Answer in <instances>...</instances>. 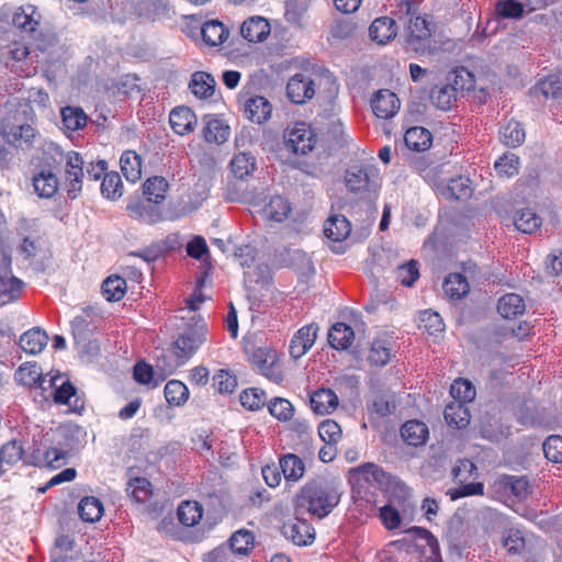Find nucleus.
<instances>
[{
	"label": "nucleus",
	"mask_w": 562,
	"mask_h": 562,
	"mask_svg": "<svg viewBox=\"0 0 562 562\" xmlns=\"http://www.w3.org/2000/svg\"><path fill=\"white\" fill-rule=\"evenodd\" d=\"M340 493L337 487L326 481L307 483L297 496V507L305 508L318 518L326 517L339 503Z\"/></svg>",
	"instance_id": "1"
},
{
	"label": "nucleus",
	"mask_w": 562,
	"mask_h": 562,
	"mask_svg": "<svg viewBox=\"0 0 562 562\" xmlns=\"http://www.w3.org/2000/svg\"><path fill=\"white\" fill-rule=\"evenodd\" d=\"M474 88L472 74L465 69L456 72L453 83L436 86L431 89L430 100L440 110H449L457 100L458 91L471 90Z\"/></svg>",
	"instance_id": "2"
},
{
	"label": "nucleus",
	"mask_w": 562,
	"mask_h": 562,
	"mask_svg": "<svg viewBox=\"0 0 562 562\" xmlns=\"http://www.w3.org/2000/svg\"><path fill=\"white\" fill-rule=\"evenodd\" d=\"M40 21L41 14L33 5L20 8L12 20L16 29L32 35L40 50H46L56 43V37L54 34L44 35L42 32H37Z\"/></svg>",
	"instance_id": "3"
},
{
	"label": "nucleus",
	"mask_w": 562,
	"mask_h": 562,
	"mask_svg": "<svg viewBox=\"0 0 562 562\" xmlns=\"http://www.w3.org/2000/svg\"><path fill=\"white\" fill-rule=\"evenodd\" d=\"M347 189L353 193L375 192L380 187V176L376 167L353 166L345 173Z\"/></svg>",
	"instance_id": "4"
},
{
	"label": "nucleus",
	"mask_w": 562,
	"mask_h": 562,
	"mask_svg": "<svg viewBox=\"0 0 562 562\" xmlns=\"http://www.w3.org/2000/svg\"><path fill=\"white\" fill-rule=\"evenodd\" d=\"M23 282L11 271V256L0 243V306L15 301L21 293Z\"/></svg>",
	"instance_id": "5"
},
{
	"label": "nucleus",
	"mask_w": 562,
	"mask_h": 562,
	"mask_svg": "<svg viewBox=\"0 0 562 562\" xmlns=\"http://www.w3.org/2000/svg\"><path fill=\"white\" fill-rule=\"evenodd\" d=\"M316 144V135L304 122H295L284 132L285 148L296 155H306Z\"/></svg>",
	"instance_id": "6"
},
{
	"label": "nucleus",
	"mask_w": 562,
	"mask_h": 562,
	"mask_svg": "<svg viewBox=\"0 0 562 562\" xmlns=\"http://www.w3.org/2000/svg\"><path fill=\"white\" fill-rule=\"evenodd\" d=\"M206 330L204 323L186 329L172 344L173 355H177L186 363L204 342Z\"/></svg>",
	"instance_id": "7"
},
{
	"label": "nucleus",
	"mask_w": 562,
	"mask_h": 562,
	"mask_svg": "<svg viewBox=\"0 0 562 562\" xmlns=\"http://www.w3.org/2000/svg\"><path fill=\"white\" fill-rule=\"evenodd\" d=\"M249 359L259 372L273 383L280 384L283 381L281 363L274 351L257 348Z\"/></svg>",
	"instance_id": "8"
},
{
	"label": "nucleus",
	"mask_w": 562,
	"mask_h": 562,
	"mask_svg": "<svg viewBox=\"0 0 562 562\" xmlns=\"http://www.w3.org/2000/svg\"><path fill=\"white\" fill-rule=\"evenodd\" d=\"M83 159L76 153L70 151L66 157L65 187L70 199H76L82 189Z\"/></svg>",
	"instance_id": "9"
},
{
	"label": "nucleus",
	"mask_w": 562,
	"mask_h": 562,
	"mask_svg": "<svg viewBox=\"0 0 562 562\" xmlns=\"http://www.w3.org/2000/svg\"><path fill=\"white\" fill-rule=\"evenodd\" d=\"M0 135L8 144L20 147L31 145L36 136V132L34 127L29 124L14 125L10 122H2L0 125Z\"/></svg>",
	"instance_id": "10"
},
{
	"label": "nucleus",
	"mask_w": 562,
	"mask_h": 562,
	"mask_svg": "<svg viewBox=\"0 0 562 562\" xmlns=\"http://www.w3.org/2000/svg\"><path fill=\"white\" fill-rule=\"evenodd\" d=\"M286 93L294 103L302 104L313 98L315 93L314 81L304 74H296L286 85Z\"/></svg>",
	"instance_id": "11"
},
{
	"label": "nucleus",
	"mask_w": 562,
	"mask_h": 562,
	"mask_svg": "<svg viewBox=\"0 0 562 562\" xmlns=\"http://www.w3.org/2000/svg\"><path fill=\"white\" fill-rule=\"evenodd\" d=\"M318 326L308 324L300 328L290 341V355L294 359L303 357L314 345Z\"/></svg>",
	"instance_id": "12"
},
{
	"label": "nucleus",
	"mask_w": 562,
	"mask_h": 562,
	"mask_svg": "<svg viewBox=\"0 0 562 562\" xmlns=\"http://www.w3.org/2000/svg\"><path fill=\"white\" fill-rule=\"evenodd\" d=\"M373 113L383 120L393 117L400 109V100L389 89L379 90L371 100Z\"/></svg>",
	"instance_id": "13"
},
{
	"label": "nucleus",
	"mask_w": 562,
	"mask_h": 562,
	"mask_svg": "<svg viewBox=\"0 0 562 562\" xmlns=\"http://www.w3.org/2000/svg\"><path fill=\"white\" fill-rule=\"evenodd\" d=\"M282 532L286 539L299 547L310 546L315 539L314 528L304 519L296 518L295 521L285 524Z\"/></svg>",
	"instance_id": "14"
},
{
	"label": "nucleus",
	"mask_w": 562,
	"mask_h": 562,
	"mask_svg": "<svg viewBox=\"0 0 562 562\" xmlns=\"http://www.w3.org/2000/svg\"><path fill=\"white\" fill-rule=\"evenodd\" d=\"M153 202L146 201H131L126 207L130 217L144 224H155L162 217L161 211Z\"/></svg>",
	"instance_id": "15"
},
{
	"label": "nucleus",
	"mask_w": 562,
	"mask_h": 562,
	"mask_svg": "<svg viewBox=\"0 0 562 562\" xmlns=\"http://www.w3.org/2000/svg\"><path fill=\"white\" fill-rule=\"evenodd\" d=\"M196 116L188 106L175 108L169 115V123L175 133L186 135L191 133L196 125Z\"/></svg>",
	"instance_id": "16"
},
{
	"label": "nucleus",
	"mask_w": 562,
	"mask_h": 562,
	"mask_svg": "<svg viewBox=\"0 0 562 562\" xmlns=\"http://www.w3.org/2000/svg\"><path fill=\"white\" fill-rule=\"evenodd\" d=\"M240 34L249 42H262L270 34V24L265 18L251 16L241 24Z\"/></svg>",
	"instance_id": "17"
},
{
	"label": "nucleus",
	"mask_w": 562,
	"mask_h": 562,
	"mask_svg": "<svg viewBox=\"0 0 562 562\" xmlns=\"http://www.w3.org/2000/svg\"><path fill=\"white\" fill-rule=\"evenodd\" d=\"M271 110L269 101L261 95L248 99L244 105L245 116L257 124L266 122L271 115Z\"/></svg>",
	"instance_id": "18"
},
{
	"label": "nucleus",
	"mask_w": 562,
	"mask_h": 562,
	"mask_svg": "<svg viewBox=\"0 0 562 562\" xmlns=\"http://www.w3.org/2000/svg\"><path fill=\"white\" fill-rule=\"evenodd\" d=\"M369 34L372 41L379 44H386L397 34L396 22L389 16L378 18L370 25Z\"/></svg>",
	"instance_id": "19"
},
{
	"label": "nucleus",
	"mask_w": 562,
	"mask_h": 562,
	"mask_svg": "<svg viewBox=\"0 0 562 562\" xmlns=\"http://www.w3.org/2000/svg\"><path fill=\"white\" fill-rule=\"evenodd\" d=\"M59 187L57 176L49 169H43L33 176V188L40 198H52Z\"/></svg>",
	"instance_id": "20"
},
{
	"label": "nucleus",
	"mask_w": 562,
	"mask_h": 562,
	"mask_svg": "<svg viewBox=\"0 0 562 562\" xmlns=\"http://www.w3.org/2000/svg\"><path fill=\"white\" fill-rule=\"evenodd\" d=\"M311 407L318 415L330 414L338 406V396L330 389H318L311 395Z\"/></svg>",
	"instance_id": "21"
},
{
	"label": "nucleus",
	"mask_w": 562,
	"mask_h": 562,
	"mask_svg": "<svg viewBox=\"0 0 562 562\" xmlns=\"http://www.w3.org/2000/svg\"><path fill=\"white\" fill-rule=\"evenodd\" d=\"M231 134L229 126L222 120L210 117L203 128V137L210 144H224Z\"/></svg>",
	"instance_id": "22"
},
{
	"label": "nucleus",
	"mask_w": 562,
	"mask_h": 562,
	"mask_svg": "<svg viewBox=\"0 0 562 562\" xmlns=\"http://www.w3.org/2000/svg\"><path fill=\"white\" fill-rule=\"evenodd\" d=\"M350 232V223L344 215H333L324 224V234L333 241L346 239Z\"/></svg>",
	"instance_id": "23"
},
{
	"label": "nucleus",
	"mask_w": 562,
	"mask_h": 562,
	"mask_svg": "<svg viewBox=\"0 0 562 562\" xmlns=\"http://www.w3.org/2000/svg\"><path fill=\"white\" fill-rule=\"evenodd\" d=\"M291 213V205L288 200L280 195L272 196L262 209V216L270 222L281 223Z\"/></svg>",
	"instance_id": "24"
},
{
	"label": "nucleus",
	"mask_w": 562,
	"mask_h": 562,
	"mask_svg": "<svg viewBox=\"0 0 562 562\" xmlns=\"http://www.w3.org/2000/svg\"><path fill=\"white\" fill-rule=\"evenodd\" d=\"M470 411L461 402H451L445 408V419L450 427L462 429L470 424Z\"/></svg>",
	"instance_id": "25"
},
{
	"label": "nucleus",
	"mask_w": 562,
	"mask_h": 562,
	"mask_svg": "<svg viewBox=\"0 0 562 562\" xmlns=\"http://www.w3.org/2000/svg\"><path fill=\"white\" fill-rule=\"evenodd\" d=\"M168 190V181L160 176L150 177L143 184L144 195H146L148 202H153L156 205L165 201Z\"/></svg>",
	"instance_id": "26"
},
{
	"label": "nucleus",
	"mask_w": 562,
	"mask_h": 562,
	"mask_svg": "<svg viewBox=\"0 0 562 562\" xmlns=\"http://www.w3.org/2000/svg\"><path fill=\"white\" fill-rule=\"evenodd\" d=\"M401 436L409 446H422L428 438V428L422 422L408 420L402 426Z\"/></svg>",
	"instance_id": "27"
},
{
	"label": "nucleus",
	"mask_w": 562,
	"mask_h": 562,
	"mask_svg": "<svg viewBox=\"0 0 562 562\" xmlns=\"http://www.w3.org/2000/svg\"><path fill=\"white\" fill-rule=\"evenodd\" d=\"M355 339L353 329L345 323H336L328 331V342L337 350H345Z\"/></svg>",
	"instance_id": "28"
},
{
	"label": "nucleus",
	"mask_w": 562,
	"mask_h": 562,
	"mask_svg": "<svg viewBox=\"0 0 562 562\" xmlns=\"http://www.w3.org/2000/svg\"><path fill=\"white\" fill-rule=\"evenodd\" d=\"M526 304L519 294L507 293L498 300L497 311L504 318H514L522 315Z\"/></svg>",
	"instance_id": "29"
},
{
	"label": "nucleus",
	"mask_w": 562,
	"mask_h": 562,
	"mask_svg": "<svg viewBox=\"0 0 562 562\" xmlns=\"http://www.w3.org/2000/svg\"><path fill=\"white\" fill-rule=\"evenodd\" d=\"M54 402L67 405L71 412H80L83 408V401L76 394V389L70 382H64L53 393Z\"/></svg>",
	"instance_id": "30"
},
{
	"label": "nucleus",
	"mask_w": 562,
	"mask_h": 562,
	"mask_svg": "<svg viewBox=\"0 0 562 562\" xmlns=\"http://www.w3.org/2000/svg\"><path fill=\"white\" fill-rule=\"evenodd\" d=\"M47 341L48 337L44 330L33 328L20 337V347L26 353L37 355L44 349Z\"/></svg>",
	"instance_id": "31"
},
{
	"label": "nucleus",
	"mask_w": 562,
	"mask_h": 562,
	"mask_svg": "<svg viewBox=\"0 0 562 562\" xmlns=\"http://www.w3.org/2000/svg\"><path fill=\"white\" fill-rule=\"evenodd\" d=\"M404 142L409 149L424 151L431 145V134L425 127L414 126L406 131Z\"/></svg>",
	"instance_id": "32"
},
{
	"label": "nucleus",
	"mask_w": 562,
	"mask_h": 562,
	"mask_svg": "<svg viewBox=\"0 0 562 562\" xmlns=\"http://www.w3.org/2000/svg\"><path fill=\"white\" fill-rule=\"evenodd\" d=\"M189 88L195 97L205 99L214 93L215 80L207 72L196 71L192 75Z\"/></svg>",
	"instance_id": "33"
},
{
	"label": "nucleus",
	"mask_w": 562,
	"mask_h": 562,
	"mask_svg": "<svg viewBox=\"0 0 562 562\" xmlns=\"http://www.w3.org/2000/svg\"><path fill=\"white\" fill-rule=\"evenodd\" d=\"M229 166L235 178L244 180L256 170V158L251 154L243 151L232 158Z\"/></svg>",
	"instance_id": "34"
},
{
	"label": "nucleus",
	"mask_w": 562,
	"mask_h": 562,
	"mask_svg": "<svg viewBox=\"0 0 562 562\" xmlns=\"http://www.w3.org/2000/svg\"><path fill=\"white\" fill-rule=\"evenodd\" d=\"M280 469L286 481L296 482L305 473L304 462L295 454L289 453L280 459Z\"/></svg>",
	"instance_id": "35"
},
{
	"label": "nucleus",
	"mask_w": 562,
	"mask_h": 562,
	"mask_svg": "<svg viewBox=\"0 0 562 562\" xmlns=\"http://www.w3.org/2000/svg\"><path fill=\"white\" fill-rule=\"evenodd\" d=\"M121 170L127 181L136 182L142 176L140 157L132 150L124 151L120 159Z\"/></svg>",
	"instance_id": "36"
},
{
	"label": "nucleus",
	"mask_w": 562,
	"mask_h": 562,
	"mask_svg": "<svg viewBox=\"0 0 562 562\" xmlns=\"http://www.w3.org/2000/svg\"><path fill=\"white\" fill-rule=\"evenodd\" d=\"M202 38L210 46H217L228 37V30L218 21L205 22L201 29Z\"/></svg>",
	"instance_id": "37"
},
{
	"label": "nucleus",
	"mask_w": 562,
	"mask_h": 562,
	"mask_svg": "<svg viewBox=\"0 0 562 562\" xmlns=\"http://www.w3.org/2000/svg\"><path fill=\"white\" fill-rule=\"evenodd\" d=\"M78 513L83 521L95 522L103 515V504L94 496H86L78 505Z\"/></svg>",
	"instance_id": "38"
},
{
	"label": "nucleus",
	"mask_w": 562,
	"mask_h": 562,
	"mask_svg": "<svg viewBox=\"0 0 562 562\" xmlns=\"http://www.w3.org/2000/svg\"><path fill=\"white\" fill-rule=\"evenodd\" d=\"M445 293L452 300H459L470 290L468 280L461 273H450L442 284Z\"/></svg>",
	"instance_id": "39"
},
{
	"label": "nucleus",
	"mask_w": 562,
	"mask_h": 562,
	"mask_svg": "<svg viewBox=\"0 0 562 562\" xmlns=\"http://www.w3.org/2000/svg\"><path fill=\"white\" fill-rule=\"evenodd\" d=\"M501 142L508 147H517L525 139V131L517 121H509L499 130Z\"/></svg>",
	"instance_id": "40"
},
{
	"label": "nucleus",
	"mask_w": 562,
	"mask_h": 562,
	"mask_svg": "<svg viewBox=\"0 0 562 562\" xmlns=\"http://www.w3.org/2000/svg\"><path fill=\"white\" fill-rule=\"evenodd\" d=\"M541 223V218L530 209L518 211L514 217L515 227L524 234L535 233Z\"/></svg>",
	"instance_id": "41"
},
{
	"label": "nucleus",
	"mask_w": 562,
	"mask_h": 562,
	"mask_svg": "<svg viewBox=\"0 0 562 562\" xmlns=\"http://www.w3.org/2000/svg\"><path fill=\"white\" fill-rule=\"evenodd\" d=\"M184 364V362L177 356L173 355L172 349H170L169 355H161L157 358L156 362V371L160 373L159 379L154 382L153 387H156L161 381H164L168 375L172 374L179 367Z\"/></svg>",
	"instance_id": "42"
},
{
	"label": "nucleus",
	"mask_w": 562,
	"mask_h": 562,
	"mask_svg": "<svg viewBox=\"0 0 562 562\" xmlns=\"http://www.w3.org/2000/svg\"><path fill=\"white\" fill-rule=\"evenodd\" d=\"M15 380L26 386H42L45 379L36 363H24L15 372Z\"/></svg>",
	"instance_id": "43"
},
{
	"label": "nucleus",
	"mask_w": 562,
	"mask_h": 562,
	"mask_svg": "<svg viewBox=\"0 0 562 562\" xmlns=\"http://www.w3.org/2000/svg\"><path fill=\"white\" fill-rule=\"evenodd\" d=\"M202 516L203 508L198 502L186 501L178 507L179 521L187 527L196 525Z\"/></svg>",
	"instance_id": "44"
},
{
	"label": "nucleus",
	"mask_w": 562,
	"mask_h": 562,
	"mask_svg": "<svg viewBox=\"0 0 562 562\" xmlns=\"http://www.w3.org/2000/svg\"><path fill=\"white\" fill-rule=\"evenodd\" d=\"M125 292L126 281L119 276L109 277L102 283V294L109 302H117L122 300Z\"/></svg>",
	"instance_id": "45"
},
{
	"label": "nucleus",
	"mask_w": 562,
	"mask_h": 562,
	"mask_svg": "<svg viewBox=\"0 0 562 562\" xmlns=\"http://www.w3.org/2000/svg\"><path fill=\"white\" fill-rule=\"evenodd\" d=\"M63 124L66 130L75 132L82 128L88 116L80 108L66 106L61 110Z\"/></svg>",
	"instance_id": "46"
},
{
	"label": "nucleus",
	"mask_w": 562,
	"mask_h": 562,
	"mask_svg": "<svg viewBox=\"0 0 562 562\" xmlns=\"http://www.w3.org/2000/svg\"><path fill=\"white\" fill-rule=\"evenodd\" d=\"M255 537L248 530L241 529L234 532L229 539L231 550L234 553L246 555L254 548Z\"/></svg>",
	"instance_id": "47"
},
{
	"label": "nucleus",
	"mask_w": 562,
	"mask_h": 562,
	"mask_svg": "<svg viewBox=\"0 0 562 562\" xmlns=\"http://www.w3.org/2000/svg\"><path fill=\"white\" fill-rule=\"evenodd\" d=\"M494 169L501 178H512L519 171V158L506 153L495 161Z\"/></svg>",
	"instance_id": "48"
},
{
	"label": "nucleus",
	"mask_w": 562,
	"mask_h": 562,
	"mask_svg": "<svg viewBox=\"0 0 562 562\" xmlns=\"http://www.w3.org/2000/svg\"><path fill=\"white\" fill-rule=\"evenodd\" d=\"M165 397L171 405H182L189 397V390L184 383L171 380L165 385Z\"/></svg>",
	"instance_id": "49"
},
{
	"label": "nucleus",
	"mask_w": 562,
	"mask_h": 562,
	"mask_svg": "<svg viewBox=\"0 0 562 562\" xmlns=\"http://www.w3.org/2000/svg\"><path fill=\"white\" fill-rule=\"evenodd\" d=\"M22 446L16 440L4 443L0 449V474L4 472L3 465H13L23 457Z\"/></svg>",
	"instance_id": "50"
},
{
	"label": "nucleus",
	"mask_w": 562,
	"mask_h": 562,
	"mask_svg": "<svg viewBox=\"0 0 562 562\" xmlns=\"http://www.w3.org/2000/svg\"><path fill=\"white\" fill-rule=\"evenodd\" d=\"M406 31L409 43L427 40L431 35L429 22L422 16L411 19Z\"/></svg>",
	"instance_id": "51"
},
{
	"label": "nucleus",
	"mask_w": 562,
	"mask_h": 562,
	"mask_svg": "<svg viewBox=\"0 0 562 562\" xmlns=\"http://www.w3.org/2000/svg\"><path fill=\"white\" fill-rule=\"evenodd\" d=\"M407 532L414 533L415 539L419 541V546L423 547L430 557L439 554V543L436 537L427 529L422 527H412Z\"/></svg>",
	"instance_id": "52"
},
{
	"label": "nucleus",
	"mask_w": 562,
	"mask_h": 562,
	"mask_svg": "<svg viewBox=\"0 0 562 562\" xmlns=\"http://www.w3.org/2000/svg\"><path fill=\"white\" fill-rule=\"evenodd\" d=\"M151 484L145 477H134L128 482L127 493L137 503H146L151 496Z\"/></svg>",
	"instance_id": "53"
},
{
	"label": "nucleus",
	"mask_w": 562,
	"mask_h": 562,
	"mask_svg": "<svg viewBox=\"0 0 562 562\" xmlns=\"http://www.w3.org/2000/svg\"><path fill=\"white\" fill-rule=\"evenodd\" d=\"M533 93L544 99H555L562 93V82L558 77L550 76L533 88Z\"/></svg>",
	"instance_id": "54"
},
{
	"label": "nucleus",
	"mask_w": 562,
	"mask_h": 562,
	"mask_svg": "<svg viewBox=\"0 0 562 562\" xmlns=\"http://www.w3.org/2000/svg\"><path fill=\"white\" fill-rule=\"evenodd\" d=\"M101 192L106 199L115 200L123 193V184L117 172H109L104 175L101 183Z\"/></svg>",
	"instance_id": "55"
},
{
	"label": "nucleus",
	"mask_w": 562,
	"mask_h": 562,
	"mask_svg": "<svg viewBox=\"0 0 562 562\" xmlns=\"http://www.w3.org/2000/svg\"><path fill=\"white\" fill-rule=\"evenodd\" d=\"M450 394L454 398L453 402L463 404L471 402L475 397V387L465 379H458L451 384Z\"/></svg>",
	"instance_id": "56"
},
{
	"label": "nucleus",
	"mask_w": 562,
	"mask_h": 562,
	"mask_svg": "<svg viewBox=\"0 0 562 562\" xmlns=\"http://www.w3.org/2000/svg\"><path fill=\"white\" fill-rule=\"evenodd\" d=\"M168 11V0H142L137 5L139 15L155 20L166 14Z\"/></svg>",
	"instance_id": "57"
},
{
	"label": "nucleus",
	"mask_w": 562,
	"mask_h": 562,
	"mask_svg": "<svg viewBox=\"0 0 562 562\" xmlns=\"http://www.w3.org/2000/svg\"><path fill=\"white\" fill-rule=\"evenodd\" d=\"M267 401L266 392L258 387H251L248 390H245L240 394V404L250 409V411H257L265 406Z\"/></svg>",
	"instance_id": "58"
},
{
	"label": "nucleus",
	"mask_w": 562,
	"mask_h": 562,
	"mask_svg": "<svg viewBox=\"0 0 562 562\" xmlns=\"http://www.w3.org/2000/svg\"><path fill=\"white\" fill-rule=\"evenodd\" d=\"M420 327H423L428 333V335L437 336L443 331L445 324L438 313L424 311L420 315Z\"/></svg>",
	"instance_id": "59"
},
{
	"label": "nucleus",
	"mask_w": 562,
	"mask_h": 562,
	"mask_svg": "<svg viewBox=\"0 0 562 562\" xmlns=\"http://www.w3.org/2000/svg\"><path fill=\"white\" fill-rule=\"evenodd\" d=\"M318 434L327 445H335L341 438V428L335 420L326 419L319 424Z\"/></svg>",
	"instance_id": "60"
},
{
	"label": "nucleus",
	"mask_w": 562,
	"mask_h": 562,
	"mask_svg": "<svg viewBox=\"0 0 562 562\" xmlns=\"http://www.w3.org/2000/svg\"><path fill=\"white\" fill-rule=\"evenodd\" d=\"M380 519L386 529L393 530L400 527L402 522V515L393 502H391L390 504L380 508Z\"/></svg>",
	"instance_id": "61"
},
{
	"label": "nucleus",
	"mask_w": 562,
	"mask_h": 562,
	"mask_svg": "<svg viewBox=\"0 0 562 562\" xmlns=\"http://www.w3.org/2000/svg\"><path fill=\"white\" fill-rule=\"evenodd\" d=\"M417 261L411 260L409 262L397 267L396 278L405 286H412L419 277Z\"/></svg>",
	"instance_id": "62"
},
{
	"label": "nucleus",
	"mask_w": 562,
	"mask_h": 562,
	"mask_svg": "<svg viewBox=\"0 0 562 562\" xmlns=\"http://www.w3.org/2000/svg\"><path fill=\"white\" fill-rule=\"evenodd\" d=\"M543 453L552 462H562V437L559 435L548 437L543 442Z\"/></svg>",
	"instance_id": "63"
},
{
	"label": "nucleus",
	"mask_w": 562,
	"mask_h": 562,
	"mask_svg": "<svg viewBox=\"0 0 562 562\" xmlns=\"http://www.w3.org/2000/svg\"><path fill=\"white\" fill-rule=\"evenodd\" d=\"M269 412L279 420H288L293 415V406L288 400L277 397L269 403Z\"/></svg>",
	"instance_id": "64"
}]
</instances>
